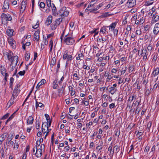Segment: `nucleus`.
<instances>
[{
  "instance_id": "obj_1",
  "label": "nucleus",
  "mask_w": 159,
  "mask_h": 159,
  "mask_svg": "<svg viewBox=\"0 0 159 159\" xmlns=\"http://www.w3.org/2000/svg\"><path fill=\"white\" fill-rule=\"evenodd\" d=\"M45 146L44 144H41V146L38 147V148L34 147L33 149V152L34 153L37 157H40L42 154V150L44 149Z\"/></svg>"
},
{
  "instance_id": "obj_2",
  "label": "nucleus",
  "mask_w": 159,
  "mask_h": 159,
  "mask_svg": "<svg viewBox=\"0 0 159 159\" xmlns=\"http://www.w3.org/2000/svg\"><path fill=\"white\" fill-rule=\"evenodd\" d=\"M51 129H49L48 126V123L46 122H43L42 126V131L43 135H44V138L45 139L48 135Z\"/></svg>"
},
{
  "instance_id": "obj_3",
  "label": "nucleus",
  "mask_w": 159,
  "mask_h": 159,
  "mask_svg": "<svg viewBox=\"0 0 159 159\" xmlns=\"http://www.w3.org/2000/svg\"><path fill=\"white\" fill-rule=\"evenodd\" d=\"M64 42L67 45H72L75 42V40L71 34H67L65 36Z\"/></svg>"
},
{
  "instance_id": "obj_4",
  "label": "nucleus",
  "mask_w": 159,
  "mask_h": 159,
  "mask_svg": "<svg viewBox=\"0 0 159 159\" xmlns=\"http://www.w3.org/2000/svg\"><path fill=\"white\" fill-rule=\"evenodd\" d=\"M19 85H17L16 86L14 89L13 91L12 96V98L13 100H14L16 98L20 91V90L19 89Z\"/></svg>"
},
{
  "instance_id": "obj_5",
  "label": "nucleus",
  "mask_w": 159,
  "mask_h": 159,
  "mask_svg": "<svg viewBox=\"0 0 159 159\" xmlns=\"http://www.w3.org/2000/svg\"><path fill=\"white\" fill-rule=\"evenodd\" d=\"M61 17H65L67 16L69 14V12L66 9V7H63L60 10Z\"/></svg>"
},
{
  "instance_id": "obj_6",
  "label": "nucleus",
  "mask_w": 159,
  "mask_h": 159,
  "mask_svg": "<svg viewBox=\"0 0 159 159\" xmlns=\"http://www.w3.org/2000/svg\"><path fill=\"white\" fill-rule=\"evenodd\" d=\"M136 0H128L126 3V6L129 8H131L136 5Z\"/></svg>"
},
{
  "instance_id": "obj_7",
  "label": "nucleus",
  "mask_w": 159,
  "mask_h": 159,
  "mask_svg": "<svg viewBox=\"0 0 159 159\" xmlns=\"http://www.w3.org/2000/svg\"><path fill=\"white\" fill-rule=\"evenodd\" d=\"M1 18L2 20L5 21H11L12 19L11 16L9 14L2 13L1 15Z\"/></svg>"
},
{
  "instance_id": "obj_8",
  "label": "nucleus",
  "mask_w": 159,
  "mask_h": 159,
  "mask_svg": "<svg viewBox=\"0 0 159 159\" xmlns=\"http://www.w3.org/2000/svg\"><path fill=\"white\" fill-rule=\"evenodd\" d=\"M63 58L64 60L66 59L67 61H68L72 60V56L70 55H68V51H66L63 54Z\"/></svg>"
},
{
  "instance_id": "obj_9",
  "label": "nucleus",
  "mask_w": 159,
  "mask_h": 159,
  "mask_svg": "<svg viewBox=\"0 0 159 159\" xmlns=\"http://www.w3.org/2000/svg\"><path fill=\"white\" fill-rule=\"evenodd\" d=\"M10 61L11 63V66H12L13 67V65L15 66L17 65L18 61V57L17 56H15L13 57H12V59H11Z\"/></svg>"
},
{
  "instance_id": "obj_10",
  "label": "nucleus",
  "mask_w": 159,
  "mask_h": 159,
  "mask_svg": "<svg viewBox=\"0 0 159 159\" xmlns=\"http://www.w3.org/2000/svg\"><path fill=\"white\" fill-rule=\"evenodd\" d=\"M8 42L13 48H15L16 47V42L12 38L8 39Z\"/></svg>"
},
{
  "instance_id": "obj_11",
  "label": "nucleus",
  "mask_w": 159,
  "mask_h": 159,
  "mask_svg": "<svg viewBox=\"0 0 159 159\" xmlns=\"http://www.w3.org/2000/svg\"><path fill=\"white\" fill-rule=\"evenodd\" d=\"M3 55L5 57H7L8 60H10L11 59H12L13 53L11 52L8 51V52H5L3 53Z\"/></svg>"
},
{
  "instance_id": "obj_12",
  "label": "nucleus",
  "mask_w": 159,
  "mask_h": 159,
  "mask_svg": "<svg viewBox=\"0 0 159 159\" xmlns=\"http://www.w3.org/2000/svg\"><path fill=\"white\" fill-rule=\"evenodd\" d=\"M9 8V3L8 0H5L3 3L2 9L4 11H7Z\"/></svg>"
},
{
  "instance_id": "obj_13",
  "label": "nucleus",
  "mask_w": 159,
  "mask_h": 159,
  "mask_svg": "<svg viewBox=\"0 0 159 159\" xmlns=\"http://www.w3.org/2000/svg\"><path fill=\"white\" fill-rule=\"evenodd\" d=\"M52 16L51 15H50L48 16L47 18L45 24L46 25L48 26L52 23Z\"/></svg>"
},
{
  "instance_id": "obj_14",
  "label": "nucleus",
  "mask_w": 159,
  "mask_h": 159,
  "mask_svg": "<svg viewBox=\"0 0 159 159\" xmlns=\"http://www.w3.org/2000/svg\"><path fill=\"white\" fill-rule=\"evenodd\" d=\"M159 32V23H156L154 26L153 32L155 34H157Z\"/></svg>"
},
{
  "instance_id": "obj_15",
  "label": "nucleus",
  "mask_w": 159,
  "mask_h": 159,
  "mask_svg": "<svg viewBox=\"0 0 159 159\" xmlns=\"http://www.w3.org/2000/svg\"><path fill=\"white\" fill-rule=\"evenodd\" d=\"M26 1H23L22 2L20 8V11L22 13L24 11L26 8Z\"/></svg>"
},
{
  "instance_id": "obj_16",
  "label": "nucleus",
  "mask_w": 159,
  "mask_h": 159,
  "mask_svg": "<svg viewBox=\"0 0 159 159\" xmlns=\"http://www.w3.org/2000/svg\"><path fill=\"white\" fill-rule=\"evenodd\" d=\"M39 31L37 30L35 32L34 35V39L37 41H38L39 39Z\"/></svg>"
},
{
  "instance_id": "obj_17",
  "label": "nucleus",
  "mask_w": 159,
  "mask_h": 159,
  "mask_svg": "<svg viewBox=\"0 0 159 159\" xmlns=\"http://www.w3.org/2000/svg\"><path fill=\"white\" fill-rule=\"evenodd\" d=\"M117 22H115L111 23L109 26L108 27H109V30L112 31L115 29L116 25L117 24Z\"/></svg>"
},
{
  "instance_id": "obj_18",
  "label": "nucleus",
  "mask_w": 159,
  "mask_h": 159,
  "mask_svg": "<svg viewBox=\"0 0 159 159\" xmlns=\"http://www.w3.org/2000/svg\"><path fill=\"white\" fill-rule=\"evenodd\" d=\"M46 81L45 80L43 79L41 81L38 83L36 87V88L37 89H39L40 86H41L43 84H44L46 83Z\"/></svg>"
},
{
  "instance_id": "obj_19",
  "label": "nucleus",
  "mask_w": 159,
  "mask_h": 159,
  "mask_svg": "<svg viewBox=\"0 0 159 159\" xmlns=\"http://www.w3.org/2000/svg\"><path fill=\"white\" fill-rule=\"evenodd\" d=\"M159 20V16L156 15L155 16H153L152 17V19L151 21V23L152 24H154L157 22Z\"/></svg>"
},
{
  "instance_id": "obj_20",
  "label": "nucleus",
  "mask_w": 159,
  "mask_h": 159,
  "mask_svg": "<svg viewBox=\"0 0 159 159\" xmlns=\"http://www.w3.org/2000/svg\"><path fill=\"white\" fill-rule=\"evenodd\" d=\"M14 30L12 29L7 30L6 33L10 37H11L13 35Z\"/></svg>"
},
{
  "instance_id": "obj_21",
  "label": "nucleus",
  "mask_w": 159,
  "mask_h": 159,
  "mask_svg": "<svg viewBox=\"0 0 159 159\" xmlns=\"http://www.w3.org/2000/svg\"><path fill=\"white\" fill-rule=\"evenodd\" d=\"M159 73V68H156L152 72V75L154 76H156L158 75Z\"/></svg>"
},
{
  "instance_id": "obj_22",
  "label": "nucleus",
  "mask_w": 159,
  "mask_h": 159,
  "mask_svg": "<svg viewBox=\"0 0 159 159\" xmlns=\"http://www.w3.org/2000/svg\"><path fill=\"white\" fill-rule=\"evenodd\" d=\"M69 91L71 92L70 93V94L72 96L74 95L75 92L73 86L71 85L69 86Z\"/></svg>"
},
{
  "instance_id": "obj_23",
  "label": "nucleus",
  "mask_w": 159,
  "mask_h": 159,
  "mask_svg": "<svg viewBox=\"0 0 159 159\" xmlns=\"http://www.w3.org/2000/svg\"><path fill=\"white\" fill-rule=\"evenodd\" d=\"M79 70L78 69H76L74 71L73 76L76 78L77 80H79L80 79L78 76V75L79 74Z\"/></svg>"
},
{
  "instance_id": "obj_24",
  "label": "nucleus",
  "mask_w": 159,
  "mask_h": 159,
  "mask_svg": "<svg viewBox=\"0 0 159 159\" xmlns=\"http://www.w3.org/2000/svg\"><path fill=\"white\" fill-rule=\"evenodd\" d=\"M119 147L118 146L116 145L114 146L113 148V150L112 151V153L111 155V156L112 157L113 155L114 152H119Z\"/></svg>"
},
{
  "instance_id": "obj_25",
  "label": "nucleus",
  "mask_w": 159,
  "mask_h": 159,
  "mask_svg": "<svg viewBox=\"0 0 159 159\" xmlns=\"http://www.w3.org/2000/svg\"><path fill=\"white\" fill-rule=\"evenodd\" d=\"M0 71L3 75H4V73L6 72V68L2 65H0Z\"/></svg>"
},
{
  "instance_id": "obj_26",
  "label": "nucleus",
  "mask_w": 159,
  "mask_h": 159,
  "mask_svg": "<svg viewBox=\"0 0 159 159\" xmlns=\"http://www.w3.org/2000/svg\"><path fill=\"white\" fill-rule=\"evenodd\" d=\"M103 142L102 140H101L99 143V144L98 145L96 148V149L100 150L102 149V146L103 145Z\"/></svg>"
},
{
  "instance_id": "obj_27",
  "label": "nucleus",
  "mask_w": 159,
  "mask_h": 159,
  "mask_svg": "<svg viewBox=\"0 0 159 159\" xmlns=\"http://www.w3.org/2000/svg\"><path fill=\"white\" fill-rule=\"evenodd\" d=\"M52 5H53V6H52V15L56 16L58 14L57 13L56 8L54 4L52 3Z\"/></svg>"
},
{
  "instance_id": "obj_28",
  "label": "nucleus",
  "mask_w": 159,
  "mask_h": 159,
  "mask_svg": "<svg viewBox=\"0 0 159 159\" xmlns=\"http://www.w3.org/2000/svg\"><path fill=\"white\" fill-rule=\"evenodd\" d=\"M97 2V0H92L90 2L89 4V5L88 7L86 9V10L88 8L91 7L94 5Z\"/></svg>"
},
{
  "instance_id": "obj_29",
  "label": "nucleus",
  "mask_w": 159,
  "mask_h": 159,
  "mask_svg": "<svg viewBox=\"0 0 159 159\" xmlns=\"http://www.w3.org/2000/svg\"><path fill=\"white\" fill-rule=\"evenodd\" d=\"M136 99V97L134 95L130 96L129 97V99L128 100V103H130L134 99Z\"/></svg>"
},
{
  "instance_id": "obj_30",
  "label": "nucleus",
  "mask_w": 159,
  "mask_h": 159,
  "mask_svg": "<svg viewBox=\"0 0 159 159\" xmlns=\"http://www.w3.org/2000/svg\"><path fill=\"white\" fill-rule=\"evenodd\" d=\"M34 119L32 116H29L27 120V123L28 124H32L33 122Z\"/></svg>"
},
{
  "instance_id": "obj_31",
  "label": "nucleus",
  "mask_w": 159,
  "mask_h": 159,
  "mask_svg": "<svg viewBox=\"0 0 159 159\" xmlns=\"http://www.w3.org/2000/svg\"><path fill=\"white\" fill-rule=\"evenodd\" d=\"M53 41L52 39L51 38L49 42V47H50V52H51L52 50L53 46Z\"/></svg>"
},
{
  "instance_id": "obj_32",
  "label": "nucleus",
  "mask_w": 159,
  "mask_h": 159,
  "mask_svg": "<svg viewBox=\"0 0 159 159\" xmlns=\"http://www.w3.org/2000/svg\"><path fill=\"white\" fill-rule=\"evenodd\" d=\"M84 58V55L81 52L79 53L78 54V56L76 58L77 60H82Z\"/></svg>"
},
{
  "instance_id": "obj_33",
  "label": "nucleus",
  "mask_w": 159,
  "mask_h": 159,
  "mask_svg": "<svg viewBox=\"0 0 159 159\" xmlns=\"http://www.w3.org/2000/svg\"><path fill=\"white\" fill-rule=\"evenodd\" d=\"M36 108L37 109L38 107H43V105L42 103L39 102L37 101V99H36Z\"/></svg>"
},
{
  "instance_id": "obj_34",
  "label": "nucleus",
  "mask_w": 159,
  "mask_h": 159,
  "mask_svg": "<svg viewBox=\"0 0 159 159\" xmlns=\"http://www.w3.org/2000/svg\"><path fill=\"white\" fill-rule=\"evenodd\" d=\"M109 89H110V92L111 94L112 95H113L115 93L117 89L116 88H109Z\"/></svg>"
},
{
  "instance_id": "obj_35",
  "label": "nucleus",
  "mask_w": 159,
  "mask_h": 159,
  "mask_svg": "<svg viewBox=\"0 0 159 159\" xmlns=\"http://www.w3.org/2000/svg\"><path fill=\"white\" fill-rule=\"evenodd\" d=\"M57 80L56 79L53 82V88L54 89H57L58 87V85L57 84Z\"/></svg>"
},
{
  "instance_id": "obj_36",
  "label": "nucleus",
  "mask_w": 159,
  "mask_h": 159,
  "mask_svg": "<svg viewBox=\"0 0 159 159\" xmlns=\"http://www.w3.org/2000/svg\"><path fill=\"white\" fill-rule=\"evenodd\" d=\"M102 5H103V4L102 3L99 4L96 7V8H95L93 10H91L90 11V12H93L94 11H96L98 9H99L100 7H101L102 6Z\"/></svg>"
},
{
  "instance_id": "obj_37",
  "label": "nucleus",
  "mask_w": 159,
  "mask_h": 159,
  "mask_svg": "<svg viewBox=\"0 0 159 159\" xmlns=\"http://www.w3.org/2000/svg\"><path fill=\"white\" fill-rule=\"evenodd\" d=\"M62 18H59L57 19L56 20L55 22L56 23L57 25H58L62 22Z\"/></svg>"
},
{
  "instance_id": "obj_38",
  "label": "nucleus",
  "mask_w": 159,
  "mask_h": 159,
  "mask_svg": "<svg viewBox=\"0 0 159 159\" xmlns=\"http://www.w3.org/2000/svg\"><path fill=\"white\" fill-rule=\"evenodd\" d=\"M57 26H58V25H57L55 22H53L51 26L52 30H55L57 28Z\"/></svg>"
},
{
  "instance_id": "obj_39",
  "label": "nucleus",
  "mask_w": 159,
  "mask_h": 159,
  "mask_svg": "<svg viewBox=\"0 0 159 159\" xmlns=\"http://www.w3.org/2000/svg\"><path fill=\"white\" fill-rule=\"evenodd\" d=\"M5 137L3 134H2L0 136V145H1L3 141L5 139Z\"/></svg>"
},
{
  "instance_id": "obj_40",
  "label": "nucleus",
  "mask_w": 159,
  "mask_h": 159,
  "mask_svg": "<svg viewBox=\"0 0 159 159\" xmlns=\"http://www.w3.org/2000/svg\"><path fill=\"white\" fill-rule=\"evenodd\" d=\"M98 30L97 29H96L94 30H93L92 31H91L90 32V33L91 34H94L93 36V37H95V36L97 35V34H98Z\"/></svg>"
},
{
  "instance_id": "obj_41",
  "label": "nucleus",
  "mask_w": 159,
  "mask_h": 159,
  "mask_svg": "<svg viewBox=\"0 0 159 159\" xmlns=\"http://www.w3.org/2000/svg\"><path fill=\"white\" fill-rule=\"evenodd\" d=\"M153 2V1H151V0H148L146 2L145 5L146 6H148L152 5Z\"/></svg>"
},
{
  "instance_id": "obj_42",
  "label": "nucleus",
  "mask_w": 159,
  "mask_h": 159,
  "mask_svg": "<svg viewBox=\"0 0 159 159\" xmlns=\"http://www.w3.org/2000/svg\"><path fill=\"white\" fill-rule=\"evenodd\" d=\"M25 73V70H24L22 71H21L18 73V74L16 75V76L17 77H19V75L22 76L24 75Z\"/></svg>"
},
{
  "instance_id": "obj_43",
  "label": "nucleus",
  "mask_w": 159,
  "mask_h": 159,
  "mask_svg": "<svg viewBox=\"0 0 159 159\" xmlns=\"http://www.w3.org/2000/svg\"><path fill=\"white\" fill-rule=\"evenodd\" d=\"M134 67L133 65H130L129 68V72H132L134 70Z\"/></svg>"
},
{
  "instance_id": "obj_44",
  "label": "nucleus",
  "mask_w": 159,
  "mask_h": 159,
  "mask_svg": "<svg viewBox=\"0 0 159 159\" xmlns=\"http://www.w3.org/2000/svg\"><path fill=\"white\" fill-rule=\"evenodd\" d=\"M153 49L152 44L151 43H150L147 48V50L148 51H151Z\"/></svg>"
},
{
  "instance_id": "obj_45",
  "label": "nucleus",
  "mask_w": 159,
  "mask_h": 159,
  "mask_svg": "<svg viewBox=\"0 0 159 159\" xmlns=\"http://www.w3.org/2000/svg\"><path fill=\"white\" fill-rule=\"evenodd\" d=\"M14 79L12 77H11L10 79V87L12 89L13 84L14 82Z\"/></svg>"
},
{
  "instance_id": "obj_46",
  "label": "nucleus",
  "mask_w": 159,
  "mask_h": 159,
  "mask_svg": "<svg viewBox=\"0 0 159 159\" xmlns=\"http://www.w3.org/2000/svg\"><path fill=\"white\" fill-rule=\"evenodd\" d=\"M138 19L139 20L140 23L143 24L144 21V20L143 19V17H142L141 16H139Z\"/></svg>"
},
{
  "instance_id": "obj_47",
  "label": "nucleus",
  "mask_w": 159,
  "mask_h": 159,
  "mask_svg": "<svg viewBox=\"0 0 159 159\" xmlns=\"http://www.w3.org/2000/svg\"><path fill=\"white\" fill-rule=\"evenodd\" d=\"M150 28V25H146L144 27V31L145 32L148 30Z\"/></svg>"
},
{
  "instance_id": "obj_48",
  "label": "nucleus",
  "mask_w": 159,
  "mask_h": 159,
  "mask_svg": "<svg viewBox=\"0 0 159 159\" xmlns=\"http://www.w3.org/2000/svg\"><path fill=\"white\" fill-rule=\"evenodd\" d=\"M47 5L48 7H50L51 6V0H46Z\"/></svg>"
},
{
  "instance_id": "obj_49",
  "label": "nucleus",
  "mask_w": 159,
  "mask_h": 159,
  "mask_svg": "<svg viewBox=\"0 0 159 159\" xmlns=\"http://www.w3.org/2000/svg\"><path fill=\"white\" fill-rule=\"evenodd\" d=\"M152 124V123L151 122H149L148 123V124L147 127V129L149 131L151 127V125Z\"/></svg>"
},
{
  "instance_id": "obj_50",
  "label": "nucleus",
  "mask_w": 159,
  "mask_h": 159,
  "mask_svg": "<svg viewBox=\"0 0 159 159\" xmlns=\"http://www.w3.org/2000/svg\"><path fill=\"white\" fill-rule=\"evenodd\" d=\"M56 62V60L55 58L54 57L52 58L51 61V64L52 65H54L55 64Z\"/></svg>"
},
{
  "instance_id": "obj_51",
  "label": "nucleus",
  "mask_w": 159,
  "mask_h": 159,
  "mask_svg": "<svg viewBox=\"0 0 159 159\" xmlns=\"http://www.w3.org/2000/svg\"><path fill=\"white\" fill-rule=\"evenodd\" d=\"M45 4L43 2H40V3L39 4V5L40 7L42 8H44L45 7Z\"/></svg>"
},
{
  "instance_id": "obj_52",
  "label": "nucleus",
  "mask_w": 159,
  "mask_h": 159,
  "mask_svg": "<svg viewBox=\"0 0 159 159\" xmlns=\"http://www.w3.org/2000/svg\"><path fill=\"white\" fill-rule=\"evenodd\" d=\"M106 31V30L105 27H103L101 29L100 32L103 34H105Z\"/></svg>"
},
{
  "instance_id": "obj_53",
  "label": "nucleus",
  "mask_w": 159,
  "mask_h": 159,
  "mask_svg": "<svg viewBox=\"0 0 159 159\" xmlns=\"http://www.w3.org/2000/svg\"><path fill=\"white\" fill-rule=\"evenodd\" d=\"M131 28L132 27L130 25H128L126 28V30L127 31H129L131 30Z\"/></svg>"
},
{
  "instance_id": "obj_54",
  "label": "nucleus",
  "mask_w": 159,
  "mask_h": 159,
  "mask_svg": "<svg viewBox=\"0 0 159 159\" xmlns=\"http://www.w3.org/2000/svg\"><path fill=\"white\" fill-rule=\"evenodd\" d=\"M19 147V144L18 143L15 142L14 145V148L17 149H18Z\"/></svg>"
},
{
  "instance_id": "obj_55",
  "label": "nucleus",
  "mask_w": 159,
  "mask_h": 159,
  "mask_svg": "<svg viewBox=\"0 0 159 159\" xmlns=\"http://www.w3.org/2000/svg\"><path fill=\"white\" fill-rule=\"evenodd\" d=\"M82 103H83L85 106H87L89 104V102L87 101H82Z\"/></svg>"
},
{
  "instance_id": "obj_56",
  "label": "nucleus",
  "mask_w": 159,
  "mask_h": 159,
  "mask_svg": "<svg viewBox=\"0 0 159 159\" xmlns=\"http://www.w3.org/2000/svg\"><path fill=\"white\" fill-rule=\"evenodd\" d=\"M25 59L26 61H28L30 58V55L29 54H26L25 55Z\"/></svg>"
},
{
  "instance_id": "obj_57",
  "label": "nucleus",
  "mask_w": 159,
  "mask_h": 159,
  "mask_svg": "<svg viewBox=\"0 0 159 159\" xmlns=\"http://www.w3.org/2000/svg\"><path fill=\"white\" fill-rule=\"evenodd\" d=\"M141 34V31L140 29L137 30L136 31V34L140 35Z\"/></svg>"
},
{
  "instance_id": "obj_58",
  "label": "nucleus",
  "mask_w": 159,
  "mask_h": 159,
  "mask_svg": "<svg viewBox=\"0 0 159 159\" xmlns=\"http://www.w3.org/2000/svg\"><path fill=\"white\" fill-rule=\"evenodd\" d=\"M43 41L44 43V45H47L48 44V42L46 38H43Z\"/></svg>"
},
{
  "instance_id": "obj_59",
  "label": "nucleus",
  "mask_w": 159,
  "mask_h": 159,
  "mask_svg": "<svg viewBox=\"0 0 159 159\" xmlns=\"http://www.w3.org/2000/svg\"><path fill=\"white\" fill-rule=\"evenodd\" d=\"M40 126V123L39 121L36 122V128L37 129H38L39 128Z\"/></svg>"
},
{
  "instance_id": "obj_60",
  "label": "nucleus",
  "mask_w": 159,
  "mask_h": 159,
  "mask_svg": "<svg viewBox=\"0 0 159 159\" xmlns=\"http://www.w3.org/2000/svg\"><path fill=\"white\" fill-rule=\"evenodd\" d=\"M37 135L38 137H42V136H43V137H44V135H43V133H42L40 131L38 132L37 134Z\"/></svg>"
},
{
  "instance_id": "obj_61",
  "label": "nucleus",
  "mask_w": 159,
  "mask_h": 159,
  "mask_svg": "<svg viewBox=\"0 0 159 159\" xmlns=\"http://www.w3.org/2000/svg\"><path fill=\"white\" fill-rule=\"evenodd\" d=\"M40 142L37 141L36 143V145L35 147H34L35 148H38V147H40L41 146V144L40 145Z\"/></svg>"
},
{
  "instance_id": "obj_62",
  "label": "nucleus",
  "mask_w": 159,
  "mask_h": 159,
  "mask_svg": "<svg viewBox=\"0 0 159 159\" xmlns=\"http://www.w3.org/2000/svg\"><path fill=\"white\" fill-rule=\"evenodd\" d=\"M93 122H92V121H90V122L89 123H87L86 125V127L87 128H88L90 126V125H93Z\"/></svg>"
},
{
  "instance_id": "obj_63",
  "label": "nucleus",
  "mask_w": 159,
  "mask_h": 159,
  "mask_svg": "<svg viewBox=\"0 0 159 159\" xmlns=\"http://www.w3.org/2000/svg\"><path fill=\"white\" fill-rule=\"evenodd\" d=\"M114 35L116 36L118 34V30L117 29H115L113 30Z\"/></svg>"
},
{
  "instance_id": "obj_64",
  "label": "nucleus",
  "mask_w": 159,
  "mask_h": 159,
  "mask_svg": "<svg viewBox=\"0 0 159 159\" xmlns=\"http://www.w3.org/2000/svg\"><path fill=\"white\" fill-rule=\"evenodd\" d=\"M115 106V104L114 103H112L110 104L109 105V107L110 109L112 108Z\"/></svg>"
}]
</instances>
